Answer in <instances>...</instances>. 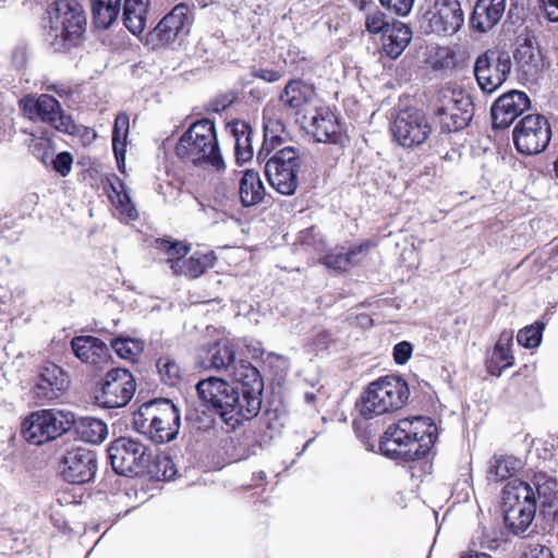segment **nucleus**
<instances>
[{
  "mask_svg": "<svg viewBox=\"0 0 558 558\" xmlns=\"http://www.w3.org/2000/svg\"><path fill=\"white\" fill-rule=\"evenodd\" d=\"M514 57L519 70L526 80L534 81L538 77L544 66L543 57L539 48L533 46L530 39H526L518 47Z\"/></svg>",
  "mask_w": 558,
  "mask_h": 558,
  "instance_id": "nucleus-28",
  "label": "nucleus"
},
{
  "mask_svg": "<svg viewBox=\"0 0 558 558\" xmlns=\"http://www.w3.org/2000/svg\"><path fill=\"white\" fill-rule=\"evenodd\" d=\"M314 97L315 90L313 86L298 80L290 81L280 94V100L283 105L292 109L302 108L304 105L310 104Z\"/></svg>",
  "mask_w": 558,
  "mask_h": 558,
  "instance_id": "nucleus-34",
  "label": "nucleus"
},
{
  "mask_svg": "<svg viewBox=\"0 0 558 558\" xmlns=\"http://www.w3.org/2000/svg\"><path fill=\"white\" fill-rule=\"evenodd\" d=\"M352 1L354 3L355 8H357L361 11H364L365 13L371 8L376 7V5H374L373 0H352Z\"/></svg>",
  "mask_w": 558,
  "mask_h": 558,
  "instance_id": "nucleus-57",
  "label": "nucleus"
},
{
  "mask_svg": "<svg viewBox=\"0 0 558 558\" xmlns=\"http://www.w3.org/2000/svg\"><path fill=\"white\" fill-rule=\"evenodd\" d=\"M149 0H124L123 24L135 36L146 27Z\"/></svg>",
  "mask_w": 558,
  "mask_h": 558,
  "instance_id": "nucleus-30",
  "label": "nucleus"
},
{
  "mask_svg": "<svg viewBox=\"0 0 558 558\" xmlns=\"http://www.w3.org/2000/svg\"><path fill=\"white\" fill-rule=\"evenodd\" d=\"M131 493H133V494H134V496L137 498V496H138V490H136V489H133V490H124V494H123V495H124L125 497L131 498Z\"/></svg>",
  "mask_w": 558,
  "mask_h": 558,
  "instance_id": "nucleus-62",
  "label": "nucleus"
},
{
  "mask_svg": "<svg viewBox=\"0 0 558 558\" xmlns=\"http://www.w3.org/2000/svg\"><path fill=\"white\" fill-rule=\"evenodd\" d=\"M205 369L232 368L233 381L218 377L199 380L196 391L199 399L210 404L221 420L235 427L244 420L255 417L262 408L263 380L258 371L248 362L235 363V351L228 342H216L201 360Z\"/></svg>",
  "mask_w": 558,
  "mask_h": 558,
  "instance_id": "nucleus-1",
  "label": "nucleus"
},
{
  "mask_svg": "<svg viewBox=\"0 0 558 558\" xmlns=\"http://www.w3.org/2000/svg\"><path fill=\"white\" fill-rule=\"evenodd\" d=\"M133 427L155 444H168L179 434L180 411L170 399L149 400L133 413Z\"/></svg>",
  "mask_w": 558,
  "mask_h": 558,
  "instance_id": "nucleus-4",
  "label": "nucleus"
},
{
  "mask_svg": "<svg viewBox=\"0 0 558 558\" xmlns=\"http://www.w3.org/2000/svg\"><path fill=\"white\" fill-rule=\"evenodd\" d=\"M541 9L550 22H558V0H539Z\"/></svg>",
  "mask_w": 558,
  "mask_h": 558,
  "instance_id": "nucleus-52",
  "label": "nucleus"
},
{
  "mask_svg": "<svg viewBox=\"0 0 558 558\" xmlns=\"http://www.w3.org/2000/svg\"><path fill=\"white\" fill-rule=\"evenodd\" d=\"M52 168L61 177L70 174L73 165V157L69 151H61L54 158H50Z\"/></svg>",
  "mask_w": 558,
  "mask_h": 558,
  "instance_id": "nucleus-47",
  "label": "nucleus"
},
{
  "mask_svg": "<svg viewBox=\"0 0 558 558\" xmlns=\"http://www.w3.org/2000/svg\"><path fill=\"white\" fill-rule=\"evenodd\" d=\"M506 0H476L470 17L471 27L478 33H487L502 19Z\"/></svg>",
  "mask_w": 558,
  "mask_h": 558,
  "instance_id": "nucleus-24",
  "label": "nucleus"
},
{
  "mask_svg": "<svg viewBox=\"0 0 558 558\" xmlns=\"http://www.w3.org/2000/svg\"><path fill=\"white\" fill-rule=\"evenodd\" d=\"M389 19L377 7L371 8L365 13V28L371 34H384L390 27Z\"/></svg>",
  "mask_w": 558,
  "mask_h": 558,
  "instance_id": "nucleus-44",
  "label": "nucleus"
},
{
  "mask_svg": "<svg viewBox=\"0 0 558 558\" xmlns=\"http://www.w3.org/2000/svg\"><path fill=\"white\" fill-rule=\"evenodd\" d=\"M522 469L523 462L519 458L513 456L495 454L488 461V484L498 485L509 481L504 488H531V485L527 482L513 478Z\"/></svg>",
  "mask_w": 558,
  "mask_h": 558,
  "instance_id": "nucleus-20",
  "label": "nucleus"
},
{
  "mask_svg": "<svg viewBox=\"0 0 558 558\" xmlns=\"http://www.w3.org/2000/svg\"><path fill=\"white\" fill-rule=\"evenodd\" d=\"M130 119L125 112H120L114 120L112 131V149L118 163L124 160Z\"/></svg>",
  "mask_w": 558,
  "mask_h": 558,
  "instance_id": "nucleus-37",
  "label": "nucleus"
},
{
  "mask_svg": "<svg viewBox=\"0 0 558 558\" xmlns=\"http://www.w3.org/2000/svg\"><path fill=\"white\" fill-rule=\"evenodd\" d=\"M281 144V137L275 134L269 125H264V142L257 154L259 162H265L270 158V154Z\"/></svg>",
  "mask_w": 558,
  "mask_h": 558,
  "instance_id": "nucleus-46",
  "label": "nucleus"
},
{
  "mask_svg": "<svg viewBox=\"0 0 558 558\" xmlns=\"http://www.w3.org/2000/svg\"><path fill=\"white\" fill-rule=\"evenodd\" d=\"M189 13L190 10L185 4L175 5L148 34L147 41L157 46L186 36L192 24Z\"/></svg>",
  "mask_w": 558,
  "mask_h": 558,
  "instance_id": "nucleus-16",
  "label": "nucleus"
},
{
  "mask_svg": "<svg viewBox=\"0 0 558 558\" xmlns=\"http://www.w3.org/2000/svg\"><path fill=\"white\" fill-rule=\"evenodd\" d=\"M156 248L167 256L166 262L171 267L174 262L184 260V257L190 252V246L183 242H171L165 239L156 241Z\"/></svg>",
  "mask_w": 558,
  "mask_h": 558,
  "instance_id": "nucleus-40",
  "label": "nucleus"
},
{
  "mask_svg": "<svg viewBox=\"0 0 558 558\" xmlns=\"http://www.w3.org/2000/svg\"><path fill=\"white\" fill-rule=\"evenodd\" d=\"M230 128L235 141L234 154L236 161L242 163L251 160L254 153L252 146L254 130L245 121H235Z\"/></svg>",
  "mask_w": 558,
  "mask_h": 558,
  "instance_id": "nucleus-31",
  "label": "nucleus"
},
{
  "mask_svg": "<svg viewBox=\"0 0 558 558\" xmlns=\"http://www.w3.org/2000/svg\"><path fill=\"white\" fill-rule=\"evenodd\" d=\"M20 106L31 120L48 123L59 132L74 134L77 126L70 116L65 114L60 102L48 94L38 97L27 95L20 100Z\"/></svg>",
  "mask_w": 558,
  "mask_h": 558,
  "instance_id": "nucleus-9",
  "label": "nucleus"
},
{
  "mask_svg": "<svg viewBox=\"0 0 558 558\" xmlns=\"http://www.w3.org/2000/svg\"><path fill=\"white\" fill-rule=\"evenodd\" d=\"M70 422L61 411L40 410L27 416L21 427L25 440L43 445L68 430Z\"/></svg>",
  "mask_w": 558,
  "mask_h": 558,
  "instance_id": "nucleus-11",
  "label": "nucleus"
},
{
  "mask_svg": "<svg viewBox=\"0 0 558 558\" xmlns=\"http://www.w3.org/2000/svg\"><path fill=\"white\" fill-rule=\"evenodd\" d=\"M239 195L244 207H251L263 201L265 189L258 172L246 170L243 173L240 180Z\"/></svg>",
  "mask_w": 558,
  "mask_h": 558,
  "instance_id": "nucleus-32",
  "label": "nucleus"
},
{
  "mask_svg": "<svg viewBox=\"0 0 558 558\" xmlns=\"http://www.w3.org/2000/svg\"><path fill=\"white\" fill-rule=\"evenodd\" d=\"M504 542L501 532L495 527H482L474 536L472 544L483 549L497 550Z\"/></svg>",
  "mask_w": 558,
  "mask_h": 558,
  "instance_id": "nucleus-42",
  "label": "nucleus"
},
{
  "mask_svg": "<svg viewBox=\"0 0 558 558\" xmlns=\"http://www.w3.org/2000/svg\"><path fill=\"white\" fill-rule=\"evenodd\" d=\"M429 19L432 32L444 35L456 34L464 24V14L458 0L437 2Z\"/></svg>",
  "mask_w": 558,
  "mask_h": 558,
  "instance_id": "nucleus-22",
  "label": "nucleus"
},
{
  "mask_svg": "<svg viewBox=\"0 0 558 558\" xmlns=\"http://www.w3.org/2000/svg\"><path fill=\"white\" fill-rule=\"evenodd\" d=\"M62 493V497H59V501L62 502L63 500L66 501L68 504H70L71 501L69 500V498L71 497L70 496V492L69 490H65V489H62L60 490ZM72 502H75L74 500Z\"/></svg>",
  "mask_w": 558,
  "mask_h": 558,
  "instance_id": "nucleus-60",
  "label": "nucleus"
},
{
  "mask_svg": "<svg viewBox=\"0 0 558 558\" xmlns=\"http://www.w3.org/2000/svg\"><path fill=\"white\" fill-rule=\"evenodd\" d=\"M254 74L256 77L268 83H274L281 78V72L271 69H259Z\"/></svg>",
  "mask_w": 558,
  "mask_h": 558,
  "instance_id": "nucleus-53",
  "label": "nucleus"
},
{
  "mask_svg": "<svg viewBox=\"0 0 558 558\" xmlns=\"http://www.w3.org/2000/svg\"><path fill=\"white\" fill-rule=\"evenodd\" d=\"M557 447V450H558V438L557 439H553V442H551V447Z\"/></svg>",
  "mask_w": 558,
  "mask_h": 558,
  "instance_id": "nucleus-64",
  "label": "nucleus"
},
{
  "mask_svg": "<svg viewBox=\"0 0 558 558\" xmlns=\"http://www.w3.org/2000/svg\"><path fill=\"white\" fill-rule=\"evenodd\" d=\"M460 558H492L488 554L480 553L477 550L464 551L460 555Z\"/></svg>",
  "mask_w": 558,
  "mask_h": 558,
  "instance_id": "nucleus-58",
  "label": "nucleus"
},
{
  "mask_svg": "<svg viewBox=\"0 0 558 558\" xmlns=\"http://www.w3.org/2000/svg\"><path fill=\"white\" fill-rule=\"evenodd\" d=\"M97 469L96 454L86 448H74L63 458L61 474L72 485H83L94 478Z\"/></svg>",
  "mask_w": 558,
  "mask_h": 558,
  "instance_id": "nucleus-17",
  "label": "nucleus"
},
{
  "mask_svg": "<svg viewBox=\"0 0 558 558\" xmlns=\"http://www.w3.org/2000/svg\"><path fill=\"white\" fill-rule=\"evenodd\" d=\"M307 131L317 142L339 144L343 134L341 125L332 111L328 108L316 109L310 117Z\"/></svg>",
  "mask_w": 558,
  "mask_h": 558,
  "instance_id": "nucleus-23",
  "label": "nucleus"
},
{
  "mask_svg": "<svg viewBox=\"0 0 558 558\" xmlns=\"http://www.w3.org/2000/svg\"><path fill=\"white\" fill-rule=\"evenodd\" d=\"M122 0H90L93 23L98 29H108L121 12Z\"/></svg>",
  "mask_w": 558,
  "mask_h": 558,
  "instance_id": "nucleus-33",
  "label": "nucleus"
},
{
  "mask_svg": "<svg viewBox=\"0 0 558 558\" xmlns=\"http://www.w3.org/2000/svg\"><path fill=\"white\" fill-rule=\"evenodd\" d=\"M391 132L401 146L413 148L426 142L432 133V125L422 111L410 108L398 113Z\"/></svg>",
  "mask_w": 558,
  "mask_h": 558,
  "instance_id": "nucleus-15",
  "label": "nucleus"
},
{
  "mask_svg": "<svg viewBox=\"0 0 558 558\" xmlns=\"http://www.w3.org/2000/svg\"><path fill=\"white\" fill-rule=\"evenodd\" d=\"M300 158L296 149L287 146L276 151L265 163L269 184L283 195H292L298 187Z\"/></svg>",
  "mask_w": 558,
  "mask_h": 558,
  "instance_id": "nucleus-8",
  "label": "nucleus"
},
{
  "mask_svg": "<svg viewBox=\"0 0 558 558\" xmlns=\"http://www.w3.org/2000/svg\"><path fill=\"white\" fill-rule=\"evenodd\" d=\"M384 7L392 9L398 15H408L413 7L414 0H380Z\"/></svg>",
  "mask_w": 558,
  "mask_h": 558,
  "instance_id": "nucleus-50",
  "label": "nucleus"
},
{
  "mask_svg": "<svg viewBox=\"0 0 558 558\" xmlns=\"http://www.w3.org/2000/svg\"><path fill=\"white\" fill-rule=\"evenodd\" d=\"M209 266V259L206 255H192L184 260L174 262L172 270L177 275H184L190 278H197L205 272Z\"/></svg>",
  "mask_w": 558,
  "mask_h": 558,
  "instance_id": "nucleus-38",
  "label": "nucleus"
},
{
  "mask_svg": "<svg viewBox=\"0 0 558 558\" xmlns=\"http://www.w3.org/2000/svg\"><path fill=\"white\" fill-rule=\"evenodd\" d=\"M256 448H259V446L254 445L253 448L250 450V452L246 454V457H248L250 454H255Z\"/></svg>",
  "mask_w": 558,
  "mask_h": 558,
  "instance_id": "nucleus-63",
  "label": "nucleus"
},
{
  "mask_svg": "<svg viewBox=\"0 0 558 558\" xmlns=\"http://www.w3.org/2000/svg\"><path fill=\"white\" fill-rule=\"evenodd\" d=\"M532 483L534 488H551L558 485L557 475H550L543 471H537L533 474Z\"/></svg>",
  "mask_w": 558,
  "mask_h": 558,
  "instance_id": "nucleus-51",
  "label": "nucleus"
},
{
  "mask_svg": "<svg viewBox=\"0 0 558 558\" xmlns=\"http://www.w3.org/2000/svg\"><path fill=\"white\" fill-rule=\"evenodd\" d=\"M412 38L411 28L402 22L393 21L381 35L383 51L391 59H397L408 47Z\"/></svg>",
  "mask_w": 558,
  "mask_h": 558,
  "instance_id": "nucleus-27",
  "label": "nucleus"
},
{
  "mask_svg": "<svg viewBox=\"0 0 558 558\" xmlns=\"http://www.w3.org/2000/svg\"><path fill=\"white\" fill-rule=\"evenodd\" d=\"M410 389L399 376H385L371 383L363 392L360 413L366 418L392 413L409 400Z\"/></svg>",
  "mask_w": 558,
  "mask_h": 558,
  "instance_id": "nucleus-7",
  "label": "nucleus"
},
{
  "mask_svg": "<svg viewBox=\"0 0 558 558\" xmlns=\"http://www.w3.org/2000/svg\"><path fill=\"white\" fill-rule=\"evenodd\" d=\"M369 247V243L365 242L351 247L347 253H330L322 258V263L332 270H347L351 266L361 262Z\"/></svg>",
  "mask_w": 558,
  "mask_h": 558,
  "instance_id": "nucleus-35",
  "label": "nucleus"
},
{
  "mask_svg": "<svg viewBox=\"0 0 558 558\" xmlns=\"http://www.w3.org/2000/svg\"><path fill=\"white\" fill-rule=\"evenodd\" d=\"M68 385V376L62 368L53 363H48L39 371L33 387V395L40 403L54 401L61 397Z\"/></svg>",
  "mask_w": 558,
  "mask_h": 558,
  "instance_id": "nucleus-19",
  "label": "nucleus"
},
{
  "mask_svg": "<svg viewBox=\"0 0 558 558\" xmlns=\"http://www.w3.org/2000/svg\"><path fill=\"white\" fill-rule=\"evenodd\" d=\"M544 328L545 324L542 322L522 328L517 335L518 343L527 349L537 348L542 342Z\"/></svg>",
  "mask_w": 558,
  "mask_h": 558,
  "instance_id": "nucleus-41",
  "label": "nucleus"
},
{
  "mask_svg": "<svg viewBox=\"0 0 558 558\" xmlns=\"http://www.w3.org/2000/svg\"><path fill=\"white\" fill-rule=\"evenodd\" d=\"M174 151L180 160L195 167L217 172L226 169L216 126L210 119L205 118L192 123L180 136Z\"/></svg>",
  "mask_w": 558,
  "mask_h": 558,
  "instance_id": "nucleus-3",
  "label": "nucleus"
},
{
  "mask_svg": "<svg viewBox=\"0 0 558 558\" xmlns=\"http://www.w3.org/2000/svg\"><path fill=\"white\" fill-rule=\"evenodd\" d=\"M413 352V345L409 341L398 342L393 348V359L399 365L405 364Z\"/></svg>",
  "mask_w": 558,
  "mask_h": 558,
  "instance_id": "nucleus-49",
  "label": "nucleus"
},
{
  "mask_svg": "<svg viewBox=\"0 0 558 558\" xmlns=\"http://www.w3.org/2000/svg\"><path fill=\"white\" fill-rule=\"evenodd\" d=\"M109 198L118 210L122 220H135L138 217V211L133 204L125 183L117 175H113L109 181Z\"/></svg>",
  "mask_w": 558,
  "mask_h": 558,
  "instance_id": "nucleus-29",
  "label": "nucleus"
},
{
  "mask_svg": "<svg viewBox=\"0 0 558 558\" xmlns=\"http://www.w3.org/2000/svg\"><path fill=\"white\" fill-rule=\"evenodd\" d=\"M316 235V230L315 228H308L306 230H304L302 233H301V243L304 244V245H307V246H312L315 244L314 242V238Z\"/></svg>",
  "mask_w": 558,
  "mask_h": 558,
  "instance_id": "nucleus-55",
  "label": "nucleus"
},
{
  "mask_svg": "<svg viewBox=\"0 0 558 558\" xmlns=\"http://www.w3.org/2000/svg\"><path fill=\"white\" fill-rule=\"evenodd\" d=\"M26 59V51L24 48H16L12 53V63L17 69L25 65Z\"/></svg>",
  "mask_w": 558,
  "mask_h": 558,
  "instance_id": "nucleus-54",
  "label": "nucleus"
},
{
  "mask_svg": "<svg viewBox=\"0 0 558 558\" xmlns=\"http://www.w3.org/2000/svg\"><path fill=\"white\" fill-rule=\"evenodd\" d=\"M254 477L255 480L264 481L266 478V473L264 471L256 472Z\"/></svg>",
  "mask_w": 558,
  "mask_h": 558,
  "instance_id": "nucleus-61",
  "label": "nucleus"
},
{
  "mask_svg": "<svg viewBox=\"0 0 558 558\" xmlns=\"http://www.w3.org/2000/svg\"><path fill=\"white\" fill-rule=\"evenodd\" d=\"M47 90H53L54 93H57L59 96H63V95H66V90L65 88H57L56 85H48L46 87Z\"/></svg>",
  "mask_w": 558,
  "mask_h": 558,
  "instance_id": "nucleus-59",
  "label": "nucleus"
},
{
  "mask_svg": "<svg viewBox=\"0 0 558 558\" xmlns=\"http://www.w3.org/2000/svg\"><path fill=\"white\" fill-rule=\"evenodd\" d=\"M511 71V59L508 52L489 49L477 57L474 74L478 86L486 94H492L507 80Z\"/></svg>",
  "mask_w": 558,
  "mask_h": 558,
  "instance_id": "nucleus-13",
  "label": "nucleus"
},
{
  "mask_svg": "<svg viewBox=\"0 0 558 558\" xmlns=\"http://www.w3.org/2000/svg\"><path fill=\"white\" fill-rule=\"evenodd\" d=\"M504 492V521L506 527L514 535L524 533L534 520L536 504L539 501L544 514L558 519V490H525L523 500L513 494Z\"/></svg>",
  "mask_w": 558,
  "mask_h": 558,
  "instance_id": "nucleus-6",
  "label": "nucleus"
},
{
  "mask_svg": "<svg viewBox=\"0 0 558 558\" xmlns=\"http://www.w3.org/2000/svg\"><path fill=\"white\" fill-rule=\"evenodd\" d=\"M512 341V331H504L500 333L494 349L488 352L486 368L490 375L500 376L504 369L512 366L514 361L511 352Z\"/></svg>",
  "mask_w": 558,
  "mask_h": 558,
  "instance_id": "nucleus-26",
  "label": "nucleus"
},
{
  "mask_svg": "<svg viewBox=\"0 0 558 558\" xmlns=\"http://www.w3.org/2000/svg\"><path fill=\"white\" fill-rule=\"evenodd\" d=\"M157 368L162 383L168 386H175L182 378V369L180 365L169 355L158 359Z\"/></svg>",
  "mask_w": 558,
  "mask_h": 558,
  "instance_id": "nucleus-39",
  "label": "nucleus"
},
{
  "mask_svg": "<svg viewBox=\"0 0 558 558\" xmlns=\"http://www.w3.org/2000/svg\"><path fill=\"white\" fill-rule=\"evenodd\" d=\"M112 470L123 476H136L144 472L147 463V447L137 439L120 437L108 450Z\"/></svg>",
  "mask_w": 558,
  "mask_h": 558,
  "instance_id": "nucleus-10",
  "label": "nucleus"
},
{
  "mask_svg": "<svg viewBox=\"0 0 558 558\" xmlns=\"http://www.w3.org/2000/svg\"><path fill=\"white\" fill-rule=\"evenodd\" d=\"M437 426L430 417L414 416L390 425L380 440V451L392 459L412 461L425 456L435 444Z\"/></svg>",
  "mask_w": 558,
  "mask_h": 558,
  "instance_id": "nucleus-2",
  "label": "nucleus"
},
{
  "mask_svg": "<svg viewBox=\"0 0 558 558\" xmlns=\"http://www.w3.org/2000/svg\"><path fill=\"white\" fill-rule=\"evenodd\" d=\"M520 558H554L553 551L544 544H529Z\"/></svg>",
  "mask_w": 558,
  "mask_h": 558,
  "instance_id": "nucleus-48",
  "label": "nucleus"
},
{
  "mask_svg": "<svg viewBox=\"0 0 558 558\" xmlns=\"http://www.w3.org/2000/svg\"><path fill=\"white\" fill-rule=\"evenodd\" d=\"M46 40L56 51L68 49L85 32L87 20L82 4L76 0H57L47 9Z\"/></svg>",
  "mask_w": 558,
  "mask_h": 558,
  "instance_id": "nucleus-5",
  "label": "nucleus"
},
{
  "mask_svg": "<svg viewBox=\"0 0 558 558\" xmlns=\"http://www.w3.org/2000/svg\"><path fill=\"white\" fill-rule=\"evenodd\" d=\"M550 136L549 123L539 114L524 117L513 130L514 146L523 155L542 153L548 146Z\"/></svg>",
  "mask_w": 558,
  "mask_h": 558,
  "instance_id": "nucleus-14",
  "label": "nucleus"
},
{
  "mask_svg": "<svg viewBox=\"0 0 558 558\" xmlns=\"http://www.w3.org/2000/svg\"><path fill=\"white\" fill-rule=\"evenodd\" d=\"M530 98L524 92L510 90L498 97L490 109L494 129L508 128L530 108Z\"/></svg>",
  "mask_w": 558,
  "mask_h": 558,
  "instance_id": "nucleus-18",
  "label": "nucleus"
},
{
  "mask_svg": "<svg viewBox=\"0 0 558 558\" xmlns=\"http://www.w3.org/2000/svg\"><path fill=\"white\" fill-rule=\"evenodd\" d=\"M332 336L328 331H322L316 336L315 344L317 347H327L329 342H331Z\"/></svg>",
  "mask_w": 558,
  "mask_h": 558,
  "instance_id": "nucleus-56",
  "label": "nucleus"
},
{
  "mask_svg": "<svg viewBox=\"0 0 558 558\" xmlns=\"http://www.w3.org/2000/svg\"><path fill=\"white\" fill-rule=\"evenodd\" d=\"M435 114L444 129L456 132L464 129L473 117V104L469 96L451 97L444 105L435 109Z\"/></svg>",
  "mask_w": 558,
  "mask_h": 558,
  "instance_id": "nucleus-21",
  "label": "nucleus"
},
{
  "mask_svg": "<svg viewBox=\"0 0 558 558\" xmlns=\"http://www.w3.org/2000/svg\"><path fill=\"white\" fill-rule=\"evenodd\" d=\"M135 380L131 372L125 368L109 371L99 390L95 393V403L106 409L125 407L134 396Z\"/></svg>",
  "mask_w": 558,
  "mask_h": 558,
  "instance_id": "nucleus-12",
  "label": "nucleus"
},
{
  "mask_svg": "<svg viewBox=\"0 0 558 558\" xmlns=\"http://www.w3.org/2000/svg\"><path fill=\"white\" fill-rule=\"evenodd\" d=\"M111 347L122 359L132 360L143 351V343L133 338H116L111 341Z\"/></svg>",
  "mask_w": 558,
  "mask_h": 558,
  "instance_id": "nucleus-43",
  "label": "nucleus"
},
{
  "mask_svg": "<svg viewBox=\"0 0 558 558\" xmlns=\"http://www.w3.org/2000/svg\"><path fill=\"white\" fill-rule=\"evenodd\" d=\"M71 348L78 360L90 365H99L109 356L107 344L93 336L74 337L71 340Z\"/></svg>",
  "mask_w": 558,
  "mask_h": 558,
  "instance_id": "nucleus-25",
  "label": "nucleus"
},
{
  "mask_svg": "<svg viewBox=\"0 0 558 558\" xmlns=\"http://www.w3.org/2000/svg\"><path fill=\"white\" fill-rule=\"evenodd\" d=\"M28 149L34 157L46 166L53 154L52 143L46 137L33 136L29 141Z\"/></svg>",
  "mask_w": 558,
  "mask_h": 558,
  "instance_id": "nucleus-45",
  "label": "nucleus"
},
{
  "mask_svg": "<svg viewBox=\"0 0 558 558\" xmlns=\"http://www.w3.org/2000/svg\"><path fill=\"white\" fill-rule=\"evenodd\" d=\"M76 432L82 440L93 445L102 442L108 435L105 422L95 417H82L76 424Z\"/></svg>",
  "mask_w": 558,
  "mask_h": 558,
  "instance_id": "nucleus-36",
  "label": "nucleus"
}]
</instances>
